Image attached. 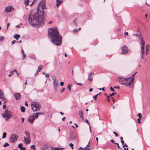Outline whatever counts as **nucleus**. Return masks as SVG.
<instances>
[{
    "mask_svg": "<svg viewBox=\"0 0 150 150\" xmlns=\"http://www.w3.org/2000/svg\"><path fill=\"white\" fill-rule=\"evenodd\" d=\"M63 0H56V5L57 7L59 6L62 3Z\"/></svg>",
    "mask_w": 150,
    "mask_h": 150,
    "instance_id": "4468645a",
    "label": "nucleus"
},
{
    "mask_svg": "<svg viewBox=\"0 0 150 150\" xmlns=\"http://www.w3.org/2000/svg\"><path fill=\"white\" fill-rule=\"evenodd\" d=\"M31 148H33V149H35V145L33 144L30 146Z\"/></svg>",
    "mask_w": 150,
    "mask_h": 150,
    "instance_id": "58836bf2",
    "label": "nucleus"
},
{
    "mask_svg": "<svg viewBox=\"0 0 150 150\" xmlns=\"http://www.w3.org/2000/svg\"><path fill=\"white\" fill-rule=\"evenodd\" d=\"M94 74V73H91L90 74H88V79L90 81H91L93 80V77H91V76Z\"/></svg>",
    "mask_w": 150,
    "mask_h": 150,
    "instance_id": "2eb2a0df",
    "label": "nucleus"
},
{
    "mask_svg": "<svg viewBox=\"0 0 150 150\" xmlns=\"http://www.w3.org/2000/svg\"><path fill=\"white\" fill-rule=\"evenodd\" d=\"M149 49V44H147L146 45V51H148Z\"/></svg>",
    "mask_w": 150,
    "mask_h": 150,
    "instance_id": "393cba45",
    "label": "nucleus"
},
{
    "mask_svg": "<svg viewBox=\"0 0 150 150\" xmlns=\"http://www.w3.org/2000/svg\"><path fill=\"white\" fill-rule=\"evenodd\" d=\"M117 94L115 92V93H113L111 94H110V96H113Z\"/></svg>",
    "mask_w": 150,
    "mask_h": 150,
    "instance_id": "a19ab883",
    "label": "nucleus"
},
{
    "mask_svg": "<svg viewBox=\"0 0 150 150\" xmlns=\"http://www.w3.org/2000/svg\"><path fill=\"white\" fill-rule=\"evenodd\" d=\"M88 144L85 148H82L81 147H80L79 149V150H90V149L87 148L88 146Z\"/></svg>",
    "mask_w": 150,
    "mask_h": 150,
    "instance_id": "dca6fc26",
    "label": "nucleus"
},
{
    "mask_svg": "<svg viewBox=\"0 0 150 150\" xmlns=\"http://www.w3.org/2000/svg\"><path fill=\"white\" fill-rule=\"evenodd\" d=\"M119 79V83L122 85H124L126 86H130L131 83L130 82V80L127 79V78H123L122 76L118 77Z\"/></svg>",
    "mask_w": 150,
    "mask_h": 150,
    "instance_id": "7ed1b4c3",
    "label": "nucleus"
},
{
    "mask_svg": "<svg viewBox=\"0 0 150 150\" xmlns=\"http://www.w3.org/2000/svg\"><path fill=\"white\" fill-rule=\"evenodd\" d=\"M122 54H127L128 51V49L126 46H124L121 48Z\"/></svg>",
    "mask_w": 150,
    "mask_h": 150,
    "instance_id": "f8f14e48",
    "label": "nucleus"
},
{
    "mask_svg": "<svg viewBox=\"0 0 150 150\" xmlns=\"http://www.w3.org/2000/svg\"><path fill=\"white\" fill-rule=\"evenodd\" d=\"M110 88V91H113V92L115 91V90L113 88H112V87H111Z\"/></svg>",
    "mask_w": 150,
    "mask_h": 150,
    "instance_id": "a18cd8bd",
    "label": "nucleus"
},
{
    "mask_svg": "<svg viewBox=\"0 0 150 150\" xmlns=\"http://www.w3.org/2000/svg\"><path fill=\"white\" fill-rule=\"evenodd\" d=\"M45 3L41 2L38 5L36 11L32 10L29 16L28 21L31 25L35 27L40 28L44 24V18L43 17L45 15V11L40 12L39 7H41L42 10L44 9Z\"/></svg>",
    "mask_w": 150,
    "mask_h": 150,
    "instance_id": "f257e3e1",
    "label": "nucleus"
},
{
    "mask_svg": "<svg viewBox=\"0 0 150 150\" xmlns=\"http://www.w3.org/2000/svg\"><path fill=\"white\" fill-rule=\"evenodd\" d=\"M6 133L5 132H4L3 133L2 138L4 139L6 137Z\"/></svg>",
    "mask_w": 150,
    "mask_h": 150,
    "instance_id": "bb28decb",
    "label": "nucleus"
},
{
    "mask_svg": "<svg viewBox=\"0 0 150 150\" xmlns=\"http://www.w3.org/2000/svg\"><path fill=\"white\" fill-rule=\"evenodd\" d=\"M14 8L10 5L6 6L5 9V11L6 13H9L14 10Z\"/></svg>",
    "mask_w": 150,
    "mask_h": 150,
    "instance_id": "9b49d317",
    "label": "nucleus"
},
{
    "mask_svg": "<svg viewBox=\"0 0 150 150\" xmlns=\"http://www.w3.org/2000/svg\"><path fill=\"white\" fill-rule=\"evenodd\" d=\"M137 116L139 117V119H141L142 117V114L140 113H138Z\"/></svg>",
    "mask_w": 150,
    "mask_h": 150,
    "instance_id": "7c9ffc66",
    "label": "nucleus"
},
{
    "mask_svg": "<svg viewBox=\"0 0 150 150\" xmlns=\"http://www.w3.org/2000/svg\"><path fill=\"white\" fill-rule=\"evenodd\" d=\"M78 30H78L77 29H74L73 30V32H77L78 31Z\"/></svg>",
    "mask_w": 150,
    "mask_h": 150,
    "instance_id": "de8ad7c7",
    "label": "nucleus"
},
{
    "mask_svg": "<svg viewBox=\"0 0 150 150\" xmlns=\"http://www.w3.org/2000/svg\"><path fill=\"white\" fill-rule=\"evenodd\" d=\"M52 79L54 81H54H56V78H55V77H53L52 78Z\"/></svg>",
    "mask_w": 150,
    "mask_h": 150,
    "instance_id": "774afa93",
    "label": "nucleus"
},
{
    "mask_svg": "<svg viewBox=\"0 0 150 150\" xmlns=\"http://www.w3.org/2000/svg\"><path fill=\"white\" fill-rule=\"evenodd\" d=\"M71 83L69 84L68 85L67 88L68 89L69 91H71Z\"/></svg>",
    "mask_w": 150,
    "mask_h": 150,
    "instance_id": "b1692460",
    "label": "nucleus"
},
{
    "mask_svg": "<svg viewBox=\"0 0 150 150\" xmlns=\"http://www.w3.org/2000/svg\"><path fill=\"white\" fill-rule=\"evenodd\" d=\"M20 37V35L18 34H15L14 35V38L16 40H18Z\"/></svg>",
    "mask_w": 150,
    "mask_h": 150,
    "instance_id": "412c9836",
    "label": "nucleus"
},
{
    "mask_svg": "<svg viewBox=\"0 0 150 150\" xmlns=\"http://www.w3.org/2000/svg\"><path fill=\"white\" fill-rule=\"evenodd\" d=\"M58 82L57 81H56L54 82L53 83V85L54 88V89L55 91H56L57 90V86L58 85Z\"/></svg>",
    "mask_w": 150,
    "mask_h": 150,
    "instance_id": "a211bd4d",
    "label": "nucleus"
},
{
    "mask_svg": "<svg viewBox=\"0 0 150 150\" xmlns=\"http://www.w3.org/2000/svg\"><path fill=\"white\" fill-rule=\"evenodd\" d=\"M26 135L25 137H24L23 141L26 144H28L31 142L30 134L28 131H26L25 133Z\"/></svg>",
    "mask_w": 150,
    "mask_h": 150,
    "instance_id": "423d86ee",
    "label": "nucleus"
},
{
    "mask_svg": "<svg viewBox=\"0 0 150 150\" xmlns=\"http://www.w3.org/2000/svg\"><path fill=\"white\" fill-rule=\"evenodd\" d=\"M138 37L140 39V41L141 42V45H142V46L141 47L142 54L143 55L144 53V47L145 44V42L143 40L142 37L141 35L138 36Z\"/></svg>",
    "mask_w": 150,
    "mask_h": 150,
    "instance_id": "6e6552de",
    "label": "nucleus"
},
{
    "mask_svg": "<svg viewBox=\"0 0 150 150\" xmlns=\"http://www.w3.org/2000/svg\"><path fill=\"white\" fill-rule=\"evenodd\" d=\"M141 119H139V118L138 119L137 122H138V123H141Z\"/></svg>",
    "mask_w": 150,
    "mask_h": 150,
    "instance_id": "4c0bfd02",
    "label": "nucleus"
},
{
    "mask_svg": "<svg viewBox=\"0 0 150 150\" xmlns=\"http://www.w3.org/2000/svg\"><path fill=\"white\" fill-rule=\"evenodd\" d=\"M127 79H128L130 80V83H132L133 82V81H134V77H133L132 75L131 77H128L127 78Z\"/></svg>",
    "mask_w": 150,
    "mask_h": 150,
    "instance_id": "aec40b11",
    "label": "nucleus"
},
{
    "mask_svg": "<svg viewBox=\"0 0 150 150\" xmlns=\"http://www.w3.org/2000/svg\"><path fill=\"white\" fill-rule=\"evenodd\" d=\"M3 101L4 102V103H6V99L4 98H3Z\"/></svg>",
    "mask_w": 150,
    "mask_h": 150,
    "instance_id": "0e129e2a",
    "label": "nucleus"
},
{
    "mask_svg": "<svg viewBox=\"0 0 150 150\" xmlns=\"http://www.w3.org/2000/svg\"><path fill=\"white\" fill-rule=\"evenodd\" d=\"M65 90V88H62V90L61 91V93H62V92H63Z\"/></svg>",
    "mask_w": 150,
    "mask_h": 150,
    "instance_id": "8fccbe9b",
    "label": "nucleus"
},
{
    "mask_svg": "<svg viewBox=\"0 0 150 150\" xmlns=\"http://www.w3.org/2000/svg\"><path fill=\"white\" fill-rule=\"evenodd\" d=\"M18 136L15 134H11L9 141L12 143H14L18 139Z\"/></svg>",
    "mask_w": 150,
    "mask_h": 150,
    "instance_id": "1a4fd4ad",
    "label": "nucleus"
},
{
    "mask_svg": "<svg viewBox=\"0 0 150 150\" xmlns=\"http://www.w3.org/2000/svg\"><path fill=\"white\" fill-rule=\"evenodd\" d=\"M2 115L6 120H7L12 117L11 112L8 110V108L5 110V112L4 113L2 114Z\"/></svg>",
    "mask_w": 150,
    "mask_h": 150,
    "instance_id": "39448f33",
    "label": "nucleus"
},
{
    "mask_svg": "<svg viewBox=\"0 0 150 150\" xmlns=\"http://www.w3.org/2000/svg\"><path fill=\"white\" fill-rule=\"evenodd\" d=\"M0 98L3 99V98H4V96L3 95V93H1L0 94Z\"/></svg>",
    "mask_w": 150,
    "mask_h": 150,
    "instance_id": "2f4dec72",
    "label": "nucleus"
},
{
    "mask_svg": "<svg viewBox=\"0 0 150 150\" xmlns=\"http://www.w3.org/2000/svg\"><path fill=\"white\" fill-rule=\"evenodd\" d=\"M128 146L126 144H125L124 145H123V146H122V147H128Z\"/></svg>",
    "mask_w": 150,
    "mask_h": 150,
    "instance_id": "603ef678",
    "label": "nucleus"
},
{
    "mask_svg": "<svg viewBox=\"0 0 150 150\" xmlns=\"http://www.w3.org/2000/svg\"><path fill=\"white\" fill-rule=\"evenodd\" d=\"M63 148H58V147H55L54 149H53V150H62L63 149Z\"/></svg>",
    "mask_w": 150,
    "mask_h": 150,
    "instance_id": "cd10ccee",
    "label": "nucleus"
},
{
    "mask_svg": "<svg viewBox=\"0 0 150 150\" xmlns=\"http://www.w3.org/2000/svg\"><path fill=\"white\" fill-rule=\"evenodd\" d=\"M49 75L48 74H45V76L46 77L48 78L49 77Z\"/></svg>",
    "mask_w": 150,
    "mask_h": 150,
    "instance_id": "09e8293b",
    "label": "nucleus"
},
{
    "mask_svg": "<svg viewBox=\"0 0 150 150\" xmlns=\"http://www.w3.org/2000/svg\"><path fill=\"white\" fill-rule=\"evenodd\" d=\"M41 66H42V65H40L38 68V69L37 70V71H38L39 72L42 69V67H41Z\"/></svg>",
    "mask_w": 150,
    "mask_h": 150,
    "instance_id": "a878e982",
    "label": "nucleus"
},
{
    "mask_svg": "<svg viewBox=\"0 0 150 150\" xmlns=\"http://www.w3.org/2000/svg\"><path fill=\"white\" fill-rule=\"evenodd\" d=\"M111 98L113 102L114 103H115V100L114 99V98L112 97H111Z\"/></svg>",
    "mask_w": 150,
    "mask_h": 150,
    "instance_id": "69168bd1",
    "label": "nucleus"
},
{
    "mask_svg": "<svg viewBox=\"0 0 150 150\" xmlns=\"http://www.w3.org/2000/svg\"><path fill=\"white\" fill-rule=\"evenodd\" d=\"M21 150H25L26 148L24 147H22L21 149Z\"/></svg>",
    "mask_w": 150,
    "mask_h": 150,
    "instance_id": "5fc2aeb1",
    "label": "nucleus"
},
{
    "mask_svg": "<svg viewBox=\"0 0 150 150\" xmlns=\"http://www.w3.org/2000/svg\"><path fill=\"white\" fill-rule=\"evenodd\" d=\"M9 25H10V23H7V27H6V28L7 29H8V27L9 26Z\"/></svg>",
    "mask_w": 150,
    "mask_h": 150,
    "instance_id": "864d4df0",
    "label": "nucleus"
},
{
    "mask_svg": "<svg viewBox=\"0 0 150 150\" xmlns=\"http://www.w3.org/2000/svg\"><path fill=\"white\" fill-rule=\"evenodd\" d=\"M14 96L16 100H18L21 98V95L19 93H16V94L14 93Z\"/></svg>",
    "mask_w": 150,
    "mask_h": 150,
    "instance_id": "ddd939ff",
    "label": "nucleus"
},
{
    "mask_svg": "<svg viewBox=\"0 0 150 150\" xmlns=\"http://www.w3.org/2000/svg\"><path fill=\"white\" fill-rule=\"evenodd\" d=\"M48 36L51 39L52 43L57 46L61 45L62 37L59 34L57 28H50L48 30Z\"/></svg>",
    "mask_w": 150,
    "mask_h": 150,
    "instance_id": "f03ea898",
    "label": "nucleus"
},
{
    "mask_svg": "<svg viewBox=\"0 0 150 150\" xmlns=\"http://www.w3.org/2000/svg\"><path fill=\"white\" fill-rule=\"evenodd\" d=\"M76 21H77V18H75V19H74V20H73V22L74 23L76 26V25H77V24L76 23Z\"/></svg>",
    "mask_w": 150,
    "mask_h": 150,
    "instance_id": "473e14b6",
    "label": "nucleus"
},
{
    "mask_svg": "<svg viewBox=\"0 0 150 150\" xmlns=\"http://www.w3.org/2000/svg\"><path fill=\"white\" fill-rule=\"evenodd\" d=\"M20 109L21 111L22 112H25V108L23 106H21L20 108Z\"/></svg>",
    "mask_w": 150,
    "mask_h": 150,
    "instance_id": "5701e85b",
    "label": "nucleus"
},
{
    "mask_svg": "<svg viewBox=\"0 0 150 150\" xmlns=\"http://www.w3.org/2000/svg\"><path fill=\"white\" fill-rule=\"evenodd\" d=\"M29 2V0H25L24 1V3L26 6L28 5Z\"/></svg>",
    "mask_w": 150,
    "mask_h": 150,
    "instance_id": "4be33fe9",
    "label": "nucleus"
},
{
    "mask_svg": "<svg viewBox=\"0 0 150 150\" xmlns=\"http://www.w3.org/2000/svg\"><path fill=\"white\" fill-rule=\"evenodd\" d=\"M4 39V37L3 36H0V41H2Z\"/></svg>",
    "mask_w": 150,
    "mask_h": 150,
    "instance_id": "79ce46f5",
    "label": "nucleus"
},
{
    "mask_svg": "<svg viewBox=\"0 0 150 150\" xmlns=\"http://www.w3.org/2000/svg\"><path fill=\"white\" fill-rule=\"evenodd\" d=\"M17 41H16V40H13L11 42V44H14L15 43L17 42Z\"/></svg>",
    "mask_w": 150,
    "mask_h": 150,
    "instance_id": "37998d69",
    "label": "nucleus"
},
{
    "mask_svg": "<svg viewBox=\"0 0 150 150\" xmlns=\"http://www.w3.org/2000/svg\"><path fill=\"white\" fill-rule=\"evenodd\" d=\"M98 96L96 95H95V96H93V98L94 99V100H96L97 98V97Z\"/></svg>",
    "mask_w": 150,
    "mask_h": 150,
    "instance_id": "e433bc0d",
    "label": "nucleus"
},
{
    "mask_svg": "<svg viewBox=\"0 0 150 150\" xmlns=\"http://www.w3.org/2000/svg\"><path fill=\"white\" fill-rule=\"evenodd\" d=\"M23 144L22 143H20L18 145V147L20 148L21 149V148L22 147Z\"/></svg>",
    "mask_w": 150,
    "mask_h": 150,
    "instance_id": "f704fd0d",
    "label": "nucleus"
},
{
    "mask_svg": "<svg viewBox=\"0 0 150 150\" xmlns=\"http://www.w3.org/2000/svg\"><path fill=\"white\" fill-rule=\"evenodd\" d=\"M114 88H116V89H120V87L119 86H114Z\"/></svg>",
    "mask_w": 150,
    "mask_h": 150,
    "instance_id": "6e6d98bb",
    "label": "nucleus"
},
{
    "mask_svg": "<svg viewBox=\"0 0 150 150\" xmlns=\"http://www.w3.org/2000/svg\"><path fill=\"white\" fill-rule=\"evenodd\" d=\"M115 144H116L117 145V146L118 149H121V150H123V149H122V148H121L120 146H119V144L118 143H115Z\"/></svg>",
    "mask_w": 150,
    "mask_h": 150,
    "instance_id": "c756f323",
    "label": "nucleus"
},
{
    "mask_svg": "<svg viewBox=\"0 0 150 150\" xmlns=\"http://www.w3.org/2000/svg\"><path fill=\"white\" fill-rule=\"evenodd\" d=\"M124 34L125 36H128V33L127 32H125L124 33Z\"/></svg>",
    "mask_w": 150,
    "mask_h": 150,
    "instance_id": "4d7b16f0",
    "label": "nucleus"
},
{
    "mask_svg": "<svg viewBox=\"0 0 150 150\" xmlns=\"http://www.w3.org/2000/svg\"><path fill=\"white\" fill-rule=\"evenodd\" d=\"M76 83L79 85L82 86H83V84L81 83Z\"/></svg>",
    "mask_w": 150,
    "mask_h": 150,
    "instance_id": "bf43d9fd",
    "label": "nucleus"
},
{
    "mask_svg": "<svg viewBox=\"0 0 150 150\" xmlns=\"http://www.w3.org/2000/svg\"><path fill=\"white\" fill-rule=\"evenodd\" d=\"M110 142H111L112 143H114L115 144V143H116V142H115V141H114V140H113V139H111L110 140Z\"/></svg>",
    "mask_w": 150,
    "mask_h": 150,
    "instance_id": "13d9d810",
    "label": "nucleus"
},
{
    "mask_svg": "<svg viewBox=\"0 0 150 150\" xmlns=\"http://www.w3.org/2000/svg\"><path fill=\"white\" fill-rule=\"evenodd\" d=\"M76 137V134L73 132H71L67 139L68 141L71 142L75 139Z\"/></svg>",
    "mask_w": 150,
    "mask_h": 150,
    "instance_id": "0eeeda50",
    "label": "nucleus"
},
{
    "mask_svg": "<svg viewBox=\"0 0 150 150\" xmlns=\"http://www.w3.org/2000/svg\"><path fill=\"white\" fill-rule=\"evenodd\" d=\"M16 28H20L21 27V26L20 25H16Z\"/></svg>",
    "mask_w": 150,
    "mask_h": 150,
    "instance_id": "e2e57ef3",
    "label": "nucleus"
},
{
    "mask_svg": "<svg viewBox=\"0 0 150 150\" xmlns=\"http://www.w3.org/2000/svg\"><path fill=\"white\" fill-rule=\"evenodd\" d=\"M86 123H88V124L89 125V124H90V123H89V122L88 121V120H87V119H86Z\"/></svg>",
    "mask_w": 150,
    "mask_h": 150,
    "instance_id": "338daca9",
    "label": "nucleus"
},
{
    "mask_svg": "<svg viewBox=\"0 0 150 150\" xmlns=\"http://www.w3.org/2000/svg\"><path fill=\"white\" fill-rule=\"evenodd\" d=\"M32 109L33 112L38 111L40 109L41 105L39 103L33 102H32L31 104Z\"/></svg>",
    "mask_w": 150,
    "mask_h": 150,
    "instance_id": "20e7f679",
    "label": "nucleus"
},
{
    "mask_svg": "<svg viewBox=\"0 0 150 150\" xmlns=\"http://www.w3.org/2000/svg\"><path fill=\"white\" fill-rule=\"evenodd\" d=\"M26 54H23V59H25L26 58Z\"/></svg>",
    "mask_w": 150,
    "mask_h": 150,
    "instance_id": "ea45409f",
    "label": "nucleus"
},
{
    "mask_svg": "<svg viewBox=\"0 0 150 150\" xmlns=\"http://www.w3.org/2000/svg\"><path fill=\"white\" fill-rule=\"evenodd\" d=\"M64 83L63 82L61 81L60 82V85L61 86H62L64 85Z\"/></svg>",
    "mask_w": 150,
    "mask_h": 150,
    "instance_id": "3c124183",
    "label": "nucleus"
},
{
    "mask_svg": "<svg viewBox=\"0 0 150 150\" xmlns=\"http://www.w3.org/2000/svg\"><path fill=\"white\" fill-rule=\"evenodd\" d=\"M37 0H33V1L32 2V4L30 5V6L32 5L33 4H34L35 2Z\"/></svg>",
    "mask_w": 150,
    "mask_h": 150,
    "instance_id": "49530a36",
    "label": "nucleus"
},
{
    "mask_svg": "<svg viewBox=\"0 0 150 150\" xmlns=\"http://www.w3.org/2000/svg\"><path fill=\"white\" fill-rule=\"evenodd\" d=\"M99 89L100 90H102L103 91H105L104 88H99Z\"/></svg>",
    "mask_w": 150,
    "mask_h": 150,
    "instance_id": "052dcab7",
    "label": "nucleus"
},
{
    "mask_svg": "<svg viewBox=\"0 0 150 150\" xmlns=\"http://www.w3.org/2000/svg\"><path fill=\"white\" fill-rule=\"evenodd\" d=\"M6 107V106L5 103H4L3 104V108L4 109H5Z\"/></svg>",
    "mask_w": 150,
    "mask_h": 150,
    "instance_id": "c9c22d12",
    "label": "nucleus"
},
{
    "mask_svg": "<svg viewBox=\"0 0 150 150\" xmlns=\"http://www.w3.org/2000/svg\"><path fill=\"white\" fill-rule=\"evenodd\" d=\"M35 117L34 115V113L33 115H30L28 119V122L30 123H33V122L34 120L37 118H35Z\"/></svg>",
    "mask_w": 150,
    "mask_h": 150,
    "instance_id": "9d476101",
    "label": "nucleus"
},
{
    "mask_svg": "<svg viewBox=\"0 0 150 150\" xmlns=\"http://www.w3.org/2000/svg\"><path fill=\"white\" fill-rule=\"evenodd\" d=\"M113 133L115 135V136L116 137H117L118 136V134L117 133L115 132L114 131H113Z\"/></svg>",
    "mask_w": 150,
    "mask_h": 150,
    "instance_id": "c03bdc74",
    "label": "nucleus"
},
{
    "mask_svg": "<svg viewBox=\"0 0 150 150\" xmlns=\"http://www.w3.org/2000/svg\"><path fill=\"white\" fill-rule=\"evenodd\" d=\"M69 146L71 147V149H74V148L73 147L74 145L72 143H70L69 145Z\"/></svg>",
    "mask_w": 150,
    "mask_h": 150,
    "instance_id": "c85d7f7f",
    "label": "nucleus"
},
{
    "mask_svg": "<svg viewBox=\"0 0 150 150\" xmlns=\"http://www.w3.org/2000/svg\"><path fill=\"white\" fill-rule=\"evenodd\" d=\"M79 115L81 119H82L83 118V112L82 110H79Z\"/></svg>",
    "mask_w": 150,
    "mask_h": 150,
    "instance_id": "6ab92c4d",
    "label": "nucleus"
},
{
    "mask_svg": "<svg viewBox=\"0 0 150 150\" xmlns=\"http://www.w3.org/2000/svg\"><path fill=\"white\" fill-rule=\"evenodd\" d=\"M9 144L7 142H6L3 145V146L4 147H6L7 146H8Z\"/></svg>",
    "mask_w": 150,
    "mask_h": 150,
    "instance_id": "72a5a7b5",
    "label": "nucleus"
},
{
    "mask_svg": "<svg viewBox=\"0 0 150 150\" xmlns=\"http://www.w3.org/2000/svg\"><path fill=\"white\" fill-rule=\"evenodd\" d=\"M21 119L22 120L21 122L22 123H23L24 122V118H23V117H22L21 118Z\"/></svg>",
    "mask_w": 150,
    "mask_h": 150,
    "instance_id": "680f3d73",
    "label": "nucleus"
},
{
    "mask_svg": "<svg viewBox=\"0 0 150 150\" xmlns=\"http://www.w3.org/2000/svg\"><path fill=\"white\" fill-rule=\"evenodd\" d=\"M34 114L35 117V118H37L38 117L39 115H43L44 114V113L43 112H38L34 113Z\"/></svg>",
    "mask_w": 150,
    "mask_h": 150,
    "instance_id": "f3484780",
    "label": "nucleus"
}]
</instances>
